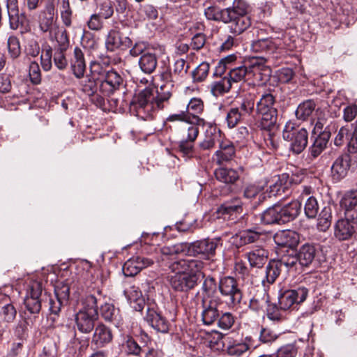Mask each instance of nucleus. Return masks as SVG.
Instances as JSON below:
<instances>
[{
	"mask_svg": "<svg viewBox=\"0 0 357 357\" xmlns=\"http://www.w3.org/2000/svg\"><path fill=\"white\" fill-rule=\"evenodd\" d=\"M160 77L164 84H161L160 89L157 91V96L154 95L152 89L146 87L140 91L132 102L137 116L144 120L151 118L156 109L164 107V102L172 96L174 83L178 81L174 78L172 70L162 73Z\"/></svg>",
	"mask_w": 357,
	"mask_h": 357,
	"instance_id": "nucleus-1",
	"label": "nucleus"
},
{
	"mask_svg": "<svg viewBox=\"0 0 357 357\" xmlns=\"http://www.w3.org/2000/svg\"><path fill=\"white\" fill-rule=\"evenodd\" d=\"M204 14L209 20L228 24L230 32L236 36L243 33L251 25L248 5L243 0H235L232 7L222 10L217 6H210L205 9Z\"/></svg>",
	"mask_w": 357,
	"mask_h": 357,
	"instance_id": "nucleus-2",
	"label": "nucleus"
},
{
	"mask_svg": "<svg viewBox=\"0 0 357 357\" xmlns=\"http://www.w3.org/2000/svg\"><path fill=\"white\" fill-rule=\"evenodd\" d=\"M221 245L220 238H205L192 243H181L172 246L162 247L165 255L185 254L189 256H201L209 259L215 254V250Z\"/></svg>",
	"mask_w": 357,
	"mask_h": 357,
	"instance_id": "nucleus-3",
	"label": "nucleus"
},
{
	"mask_svg": "<svg viewBox=\"0 0 357 357\" xmlns=\"http://www.w3.org/2000/svg\"><path fill=\"white\" fill-rule=\"evenodd\" d=\"M301 209V204L298 201H292L281 206L275 204L267 208L260 215L261 222L266 225L284 224L295 219Z\"/></svg>",
	"mask_w": 357,
	"mask_h": 357,
	"instance_id": "nucleus-4",
	"label": "nucleus"
},
{
	"mask_svg": "<svg viewBox=\"0 0 357 357\" xmlns=\"http://www.w3.org/2000/svg\"><path fill=\"white\" fill-rule=\"evenodd\" d=\"M98 319L97 299L93 295L86 297L82 307L75 314L77 330L82 333H91Z\"/></svg>",
	"mask_w": 357,
	"mask_h": 357,
	"instance_id": "nucleus-5",
	"label": "nucleus"
},
{
	"mask_svg": "<svg viewBox=\"0 0 357 357\" xmlns=\"http://www.w3.org/2000/svg\"><path fill=\"white\" fill-rule=\"evenodd\" d=\"M161 261L165 263V265L172 272L183 273L189 275H196L198 280L200 279V275L202 274V270L204 267V263L195 259H183L178 257L179 254L165 255L162 252V248L160 249Z\"/></svg>",
	"mask_w": 357,
	"mask_h": 357,
	"instance_id": "nucleus-6",
	"label": "nucleus"
},
{
	"mask_svg": "<svg viewBox=\"0 0 357 357\" xmlns=\"http://www.w3.org/2000/svg\"><path fill=\"white\" fill-rule=\"evenodd\" d=\"M257 113L260 118L262 129L269 130L276 123L278 109L275 96L271 93H264L256 103Z\"/></svg>",
	"mask_w": 357,
	"mask_h": 357,
	"instance_id": "nucleus-7",
	"label": "nucleus"
},
{
	"mask_svg": "<svg viewBox=\"0 0 357 357\" xmlns=\"http://www.w3.org/2000/svg\"><path fill=\"white\" fill-rule=\"evenodd\" d=\"M218 290L229 308H234L240 304L243 292L234 278L231 276L221 278L218 282Z\"/></svg>",
	"mask_w": 357,
	"mask_h": 357,
	"instance_id": "nucleus-8",
	"label": "nucleus"
},
{
	"mask_svg": "<svg viewBox=\"0 0 357 357\" xmlns=\"http://www.w3.org/2000/svg\"><path fill=\"white\" fill-rule=\"evenodd\" d=\"M152 50L153 48L144 42L136 43L130 50L132 56H140L138 64L141 70L146 74H151L158 65L157 57Z\"/></svg>",
	"mask_w": 357,
	"mask_h": 357,
	"instance_id": "nucleus-9",
	"label": "nucleus"
},
{
	"mask_svg": "<svg viewBox=\"0 0 357 357\" xmlns=\"http://www.w3.org/2000/svg\"><path fill=\"white\" fill-rule=\"evenodd\" d=\"M282 137L290 143L289 149L295 154L301 153L307 144V131L305 128H295L291 123L285 126Z\"/></svg>",
	"mask_w": 357,
	"mask_h": 357,
	"instance_id": "nucleus-10",
	"label": "nucleus"
},
{
	"mask_svg": "<svg viewBox=\"0 0 357 357\" xmlns=\"http://www.w3.org/2000/svg\"><path fill=\"white\" fill-rule=\"evenodd\" d=\"M317 254V250L314 245L305 243L303 245L297 252L291 250L286 255L288 258L294 259L291 265L294 272L301 271L303 267L309 266L314 261Z\"/></svg>",
	"mask_w": 357,
	"mask_h": 357,
	"instance_id": "nucleus-11",
	"label": "nucleus"
},
{
	"mask_svg": "<svg viewBox=\"0 0 357 357\" xmlns=\"http://www.w3.org/2000/svg\"><path fill=\"white\" fill-rule=\"evenodd\" d=\"M294 259L288 258L286 254H284L279 259L271 260L266 267V280H263V284L266 282L273 284L280 275L284 268L287 271H293L291 265H293Z\"/></svg>",
	"mask_w": 357,
	"mask_h": 357,
	"instance_id": "nucleus-12",
	"label": "nucleus"
},
{
	"mask_svg": "<svg viewBox=\"0 0 357 357\" xmlns=\"http://www.w3.org/2000/svg\"><path fill=\"white\" fill-rule=\"evenodd\" d=\"M205 121L193 115L186 121H182L176 126V133L181 139L195 142L199 135V126H204Z\"/></svg>",
	"mask_w": 357,
	"mask_h": 357,
	"instance_id": "nucleus-13",
	"label": "nucleus"
},
{
	"mask_svg": "<svg viewBox=\"0 0 357 357\" xmlns=\"http://www.w3.org/2000/svg\"><path fill=\"white\" fill-rule=\"evenodd\" d=\"M308 290L305 287L296 289H288L280 292L278 296V303L283 310L290 309L294 305L304 302L307 296Z\"/></svg>",
	"mask_w": 357,
	"mask_h": 357,
	"instance_id": "nucleus-14",
	"label": "nucleus"
},
{
	"mask_svg": "<svg viewBox=\"0 0 357 357\" xmlns=\"http://www.w3.org/2000/svg\"><path fill=\"white\" fill-rule=\"evenodd\" d=\"M146 321L156 331L167 333L169 329V321L160 314L155 304L147 305Z\"/></svg>",
	"mask_w": 357,
	"mask_h": 357,
	"instance_id": "nucleus-15",
	"label": "nucleus"
},
{
	"mask_svg": "<svg viewBox=\"0 0 357 357\" xmlns=\"http://www.w3.org/2000/svg\"><path fill=\"white\" fill-rule=\"evenodd\" d=\"M56 14L54 2L48 1L39 17V28L43 33L48 32L50 34L59 26L56 22Z\"/></svg>",
	"mask_w": 357,
	"mask_h": 357,
	"instance_id": "nucleus-16",
	"label": "nucleus"
},
{
	"mask_svg": "<svg viewBox=\"0 0 357 357\" xmlns=\"http://www.w3.org/2000/svg\"><path fill=\"white\" fill-rule=\"evenodd\" d=\"M175 275L170 278L172 288L176 291L188 292L194 289L199 281L196 275H189L183 273L174 272Z\"/></svg>",
	"mask_w": 357,
	"mask_h": 357,
	"instance_id": "nucleus-17",
	"label": "nucleus"
},
{
	"mask_svg": "<svg viewBox=\"0 0 357 357\" xmlns=\"http://www.w3.org/2000/svg\"><path fill=\"white\" fill-rule=\"evenodd\" d=\"M221 303L222 301L220 297H213L208 301H206V298H202V319L204 325L210 326L218 321L219 318L218 306Z\"/></svg>",
	"mask_w": 357,
	"mask_h": 357,
	"instance_id": "nucleus-18",
	"label": "nucleus"
},
{
	"mask_svg": "<svg viewBox=\"0 0 357 357\" xmlns=\"http://www.w3.org/2000/svg\"><path fill=\"white\" fill-rule=\"evenodd\" d=\"M123 84V79L116 71L110 70L105 74L100 82V91L104 96H109L115 91L119 89Z\"/></svg>",
	"mask_w": 357,
	"mask_h": 357,
	"instance_id": "nucleus-19",
	"label": "nucleus"
},
{
	"mask_svg": "<svg viewBox=\"0 0 357 357\" xmlns=\"http://www.w3.org/2000/svg\"><path fill=\"white\" fill-rule=\"evenodd\" d=\"M340 205L344 211L345 217L357 224V190L345 192L340 201Z\"/></svg>",
	"mask_w": 357,
	"mask_h": 357,
	"instance_id": "nucleus-20",
	"label": "nucleus"
},
{
	"mask_svg": "<svg viewBox=\"0 0 357 357\" xmlns=\"http://www.w3.org/2000/svg\"><path fill=\"white\" fill-rule=\"evenodd\" d=\"M250 337H246L245 339L228 337L226 340V351L231 356H241L250 349Z\"/></svg>",
	"mask_w": 357,
	"mask_h": 357,
	"instance_id": "nucleus-21",
	"label": "nucleus"
},
{
	"mask_svg": "<svg viewBox=\"0 0 357 357\" xmlns=\"http://www.w3.org/2000/svg\"><path fill=\"white\" fill-rule=\"evenodd\" d=\"M153 264V260L147 257H136L128 259L123 266L122 271L127 277L136 275L139 271Z\"/></svg>",
	"mask_w": 357,
	"mask_h": 357,
	"instance_id": "nucleus-22",
	"label": "nucleus"
},
{
	"mask_svg": "<svg viewBox=\"0 0 357 357\" xmlns=\"http://www.w3.org/2000/svg\"><path fill=\"white\" fill-rule=\"evenodd\" d=\"M280 45V39L268 38L253 41L251 44V50L256 53L271 55L276 52Z\"/></svg>",
	"mask_w": 357,
	"mask_h": 357,
	"instance_id": "nucleus-23",
	"label": "nucleus"
},
{
	"mask_svg": "<svg viewBox=\"0 0 357 357\" xmlns=\"http://www.w3.org/2000/svg\"><path fill=\"white\" fill-rule=\"evenodd\" d=\"M356 227V223L345 217L335 223L334 235L339 241L349 240L354 234Z\"/></svg>",
	"mask_w": 357,
	"mask_h": 357,
	"instance_id": "nucleus-24",
	"label": "nucleus"
},
{
	"mask_svg": "<svg viewBox=\"0 0 357 357\" xmlns=\"http://www.w3.org/2000/svg\"><path fill=\"white\" fill-rule=\"evenodd\" d=\"M235 147L229 141H222L219 144V149L217 150L213 159L218 165L231 160L235 156Z\"/></svg>",
	"mask_w": 357,
	"mask_h": 357,
	"instance_id": "nucleus-25",
	"label": "nucleus"
},
{
	"mask_svg": "<svg viewBox=\"0 0 357 357\" xmlns=\"http://www.w3.org/2000/svg\"><path fill=\"white\" fill-rule=\"evenodd\" d=\"M351 158L350 155L344 153L340 155L331 167V172L334 178L340 180L344 178L351 167Z\"/></svg>",
	"mask_w": 357,
	"mask_h": 357,
	"instance_id": "nucleus-26",
	"label": "nucleus"
},
{
	"mask_svg": "<svg viewBox=\"0 0 357 357\" xmlns=\"http://www.w3.org/2000/svg\"><path fill=\"white\" fill-rule=\"evenodd\" d=\"M112 340V333L110 328L102 324L97 325L92 337V344L98 348H101L111 342Z\"/></svg>",
	"mask_w": 357,
	"mask_h": 357,
	"instance_id": "nucleus-27",
	"label": "nucleus"
},
{
	"mask_svg": "<svg viewBox=\"0 0 357 357\" xmlns=\"http://www.w3.org/2000/svg\"><path fill=\"white\" fill-rule=\"evenodd\" d=\"M123 294L135 310L141 312L143 310L146 303L138 287L131 286L125 289Z\"/></svg>",
	"mask_w": 357,
	"mask_h": 357,
	"instance_id": "nucleus-28",
	"label": "nucleus"
},
{
	"mask_svg": "<svg viewBox=\"0 0 357 357\" xmlns=\"http://www.w3.org/2000/svg\"><path fill=\"white\" fill-rule=\"evenodd\" d=\"M274 241L279 246L293 248L298 245L299 236L293 231L284 230L277 233Z\"/></svg>",
	"mask_w": 357,
	"mask_h": 357,
	"instance_id": "nucleus-29",
	"label": "nucleus"
},
{
	"mask_svg": "<svg viewBox=\"0 0 357 357\" xmlns=\"http://www.w3.org/2000/svg\"><path fill=\"white\" fill-rule=\"evenodd\" d=\"M220 130L214 126H209L206 132L204 138L199 143L202 151H208L214 148L217 142L220 141Z\"/></svg>",
	"mask_w": 357,
	"mask_h": 357,
	"instance_id": "nucleus-30",
	"label": "nucleus"
},
{
	"mask_svg": "<svg viewBox=\"0 0 357 357\" xmlns=\"http://www.w3.org/2000/svg\"><path fill=\"white\" fill-rule=\"evenodd\" d=\"M71 68L77 78L80 79L84 77L86 70L84 53L77 47L74 49L73 58L71 60Z\"/></svg>",
	"mask_w": 357,
	"mask_h": 357,
	"instance_id": "nucleus-31",
	"label": "nucleus"
},
{
	"mask_svg": "<svg viewBox=\"0 0 357 357\" xmlns=\"http://www.w3.org/2000/svg\"><path fill=\"white\" fill-rule=\"evenodd\" d=\"M246 255L252 267L261 268L266 263L268 252L261 247H255L248 252Z\"/></svg>",
	"mask_w": 357,
	"mask_h": 357,
	"instance_id": "nucleus-32",
	"label": "nucleus"
},
{
	"mask_svg": "<svg viewBox=\"0 0 357 357\" xmlns=\"http://www.w3.org/2000/svg\"><path fill=\"white\" fill-rule=\"evenodd\" d=\"M291 181L287 174H282L275 178L274 183L269 186V197L282 195L288 189Z\"/></svg>",
	"mask_w": 357,
	"mask_h": 357,
	"instance_id": "nucleus-33",
	"label": "nucleus"
},
{
	"mask_svg": "<svg viewBox=\"0 0 357 357\" xmlns=\"http://www.w3.org/2000/svg\"><path fill=\"white\" fill-rule=\"evenodd\" d=\"M49 36L51 40L56 41V50H67L69 47V39L67 31L64 29L58 26Z\"/></svg>",
	"mask_w": 357,
	"mask_h": 357,
	"instance_id": "nucleus-34",
	"label": "nucleus"
},
{
	"mask_svg": "<svg viewBox=\"0 0 357 357\" xmlns=\"http://www.w3.org/2000/svg\"><path fill=\"white\" fill-rule=\"evenodd\" d=\"M214 174L217 180L225 183H234L239 178L238 171L230 168H218Z\"/></svg>",
	"mask_w": 357,
	"mask_h": 357,
	"instance_id": "nucleus-35",
	"label": "nucleus"
},
{
	"mask_svg": "<svg viewBox=\"0 0 357 357\" xmlns=\"http://www.w3.org/2000/svg\"><path fill=\"white\" fill-rule=\"evenodd\" d=\"M330 132H324L319 135L315 139L312 145L310 147L309 152L311 157L316 158L326 149L328 141L330 138Z\"/></svg>",
	"mask_w": 357,
	"mask_h": 357,
	"instance_id": "nucleus-36",
	"label": "nucleus"
},
{
	"mask_svg": "<svg viewBox=\"0 0 357 357\" xmlns=\"http://www.w3.org/2000/svg\"><path fill=\"white\" fill-rule=\"evenodd\" d=\"M247 68L248 75H252L258 80L262 81L271 75V69L257 60L252 61V63Z\"/></svg>",
	"mask_w": 357,
	"mask_h": 357,
	"instance_id": "nucleus-37",
	"label": "nucleus"
},
{
	"mask_svg": "<svg viewBox=\"0 0 357 357\" xmlns=\"http://www.w3.org/2000/svg\"><path fill=\"white\" fill-rule=\"evenodd\" d=\"M17 310L12 304H6L0 311V326H5L6 332L10 324L13 322L16 317Z\"/></svg>",
	"mask_w": 357,
	"mask_h": 357,
	"instance_id": "nucleus-38",
	"label": "nucleus"
},
{
	"mask_svg": "<svg viewBox=\"0 0 357 357\" xmlns=\"http://www.w3.org/2000/svg\"><path fill=\"white\" fill-rule=\"evenodd\" d=\"M316 103L312 100H307L298 105L296 110V118L305 121L307 119L316 109Z\"/></svg>",
	"mask_w": 357,
	"mask_h": 357,
	"instance_id": "nucleus-39",
	"label": "nucleus"
},
{
	"mask_svg": "<svg viewBox=\"0 0 357 357\" xmlns=\"http://www.w3.org/2000/svg\"><path fill=\"white\" fill-rule=\"evenodd\" d=\"M218 211L222 214L241 213L243 212V203L239 198L235 197L222 204L219 207Z\"/></svg>",
	"mask_w": 357,
	"mask_h": 357,
	"instance_id": "nucleus-40",
	"label": "nucleus"
},
{
	"mask_svg": "<svg viewBox=\"0 0 357 357\" xmlns=\"http://www.w3.org/2000/svg\"><path fill=\"white\" fill-rule=\"evenodd\" d=\"M231 87L232 84L227 76L218 81L213 82L210 86L211 92L215 97L228 93Z\"/></svg>",
	"mask_w": 357,
	"mask_h": 357,
	"instance_id": "nucleus-41",
	"label": "nucleus"
},
{
	"mask_svg": "<svg viewBox=\"0 0 357 357\" xmlns=\"http://www.w3.org/2000/svg\"><path fill=\"white\" fill-rule=\"evenodd\" d=\"M217 287H218V284L213 277L210 275L206 277L202 286L203 298H206V301H208L213 297H218L215 295Z\"/></svg>",
	"mask_w": 357,
	"mask_h": 357,
	"instance_id": "nucleus-42",
	"label": "nucleus"
},
{
	"mask_svg": "<svg viewBox=\"0 0 357 357\" xmlns=\"http://www.w3.org/2000/svg\"><path fill=\"white\" fill-rule=\"evenodd\" d=\"M244 118L243 114H241L238 107H232L227 112L225 121L229 128H234L240 123Z\"/></svg>",
	"mask_w": 357,
	"mask_h": 357,
	"instance_id": "nucleus-43",
	"label": "nucleus"
},
{
	"mask_svg": "<svg viewBox=\"0 0 357 357\" xmlns=\"http://www.w3.org/2000/svg\"><path fill=\"white\" fill-rule=\"evenodd\" d=\"M122 45L123 41L120 33L115 29L110 30L105 40L107 50L113 52L119 48Z\"/></svg>",
	"mask_w": 357,
	"mask_h": 357,
	"instance_id": "nucleus-44",
	"label": "nucleus"
},
{
	"mask_svg": "<svg viewBox=\"0 0 357 357\" xmlns=\"http://www.w3.org/2000/svg\"><path fill=\"white\" fill-rule=\"evenodd\" d=\"M40 52V47L36 38L33 36L26 37L24 42V53L26 56L36 57Z\"/></svg>",
	"mask_w": 357,
	"mask_h": 357,
	"instance_id": "nucleus-45",
	"label": "nucleus"
},
{
	"mask_svg": "<svg viewBox=\"0 0 357 357\" xmlns=\"http://www.w3.org/2000/svg\"><path fill=\"white\" fill-rule=\"evenodd\" d=\"M261 232L253 229H247L242 232H241L237 238H239V244L238 245L241 246L243 245L249 244L254 243L259 240Z\"/></svg>",
	"mask_w": 357,
	"mask_h": 357,
	"instance_id": "nucleus-46",
	"label": "nucleus"
},
{
	"mask_svg": "<svg viewBox=\"0 0 357 357\" xmlns=\"http://www.w3.org/2000/svg\"><path fill=\"white\" fill-rule=\"evenodd\" d=\"M189 69V65L186 63V61L183 59H177L173 66L172 72L174 75V78L177 79L180 81L183 77L185 76Z\"/></svg>",
	"mask_w": 357,
	"mask_h": 357,
	"instance_id": "nucleus-47",
	"label": "nucleus"
},
{
	"mask_svg": "<svg viewBox=\"0 0 357 357\" xmlns=\"http://www.w3.org/2000/svg\"><path fill=\"white\" fill-rule=\"evenodd\" d=\"M246 75H248L247 66H241L231 69L227 77L232 84L243 81Z\"/></svg>",
	"mask_w": 357,
	"mask_h": 357,
	"instance_id": "nucleus-48",
	"label": "nucleus"
},
{
	"mask_svg": "<svg viewBox=\"0 0 357 357\" xmlns=\"http://www.w3.org/2000/svg\"><path fill=\"white\" fill-rule=\"evenodd\" d=\"M331 210L329 207H324L318 218L317 228L319 230L325 231L329 228L331 224Z\"/></svg>",
	"mask_w": 357,
	"mask_h": 357,
	"instance_id": "nucleus-49",
	"label": "nucleus"
},
{
	"mask_svg": "<svg viewBox=\"0 0 357 357\" xmlns=\"http://www.w3.org/2000/svg\"><path fill=\"white\" fill-rule=\"evenodd\" d=\"M210 65L208 62L201 63L192 72V77L194 82H201L208 76Z\"/></svg>",
	"mask_w": 357,
	"mask_h": 357,
	"instance_id": "nucleus-50",
	"label": "nucleus"
},
{
	"mask_svg": "<svg viewBox=\"0 0 357 357\" xmlns=\"http://www.w3.org/2000/svg\"><path fill=\"white\" fill-rule=\"evenodd\" d=\"M100 314L105 321H114L118 317L119 310L111 303H105L100 307Z\"/></svg>",
	"mask_w": 357,
	"mask_h": 357,
	"instance_id": "nucleus-51",
	"label": "nucleus"
},
{
	"mask_svg": "<svg viewBox=\"0 0 357 357\" xmlns=\"http://www.w3.org/2000/svg\"><path fill=\"white\" fill-rule=\"evenodd\" d=\"M304 211L309 218H314L317 216L319 211V204L314 197L310 196L307 197L305 204Z\"/></svg>",
	"mask_w": 357,
	"mask_h": 357,
	"instance_id": "nucleus-52",
	"label": "nucleus"
},
{
	"mask_svg": "<svg viewBox=\"0 0 357 357\" xmlns=\"http://www.w3.org/2000/svg\"><path fill=\"white\" fill-rule=\"evenodd\" d=\"M97 7L98 14L105 20L109 19L114 14L113 3L111 0H101Z\"/></svg>",
	"mask_w": 357,
	"mask_h": 357,
	"instance_id": "nucleus-53",
	"label": "nucleus"
},
{
	"mask_svg": "<svg viewBox=\"0 0 357 357\" xmlns=\"http://www.w3.org/2000/svg\"><path fill=\"white\" fill-rule=\"evenodd\" d=\"M8 54L13 59H17L21 54V47L19 39L14 36H10L7 41Z\"/></svg>",
	"mask_w": 357,
	"mask_h": 357,
	"instance_id": "nucleus-54",
	"label": "nucleus"
},
{
	"mask_svg": "<svg viewBox=\"0 0 357 357\" xmlns=\"http://www.w3.org/2000/svg\"><path fill=\"white\" fill-rule=\"evenodd\" d=\"M60 11L63 24L66 26H70L72 24L73 12L70 6L69 0H61Z\"/></svg>",
	"mask_w": 357,
	"mask_h": 357,
	"instance_id": "nucleus-55",
	"label": "nucleus"
},
{
	"mask_svg": "<svg viewBox=\"0 0 357 357\" xmlns=\"http://www.w3.org/2000/svg\"><path fill=\"white\" fill-rule=\"evenodd\" d=\"M138 14L143 20H155L158 16L157 9L151 4H144L139 6Z\"/></svg>",
	"mask_w": 357,
	"mask_h": 357,
	"instance_id": "nucleus-56",
	"label": "nucleus"
},
{
	"mask_svg": "<svg viewBox=\"0 0 357 357\" xmlns=\"http://www.w3.org/2000/svg\"><path fill=\"white\" fill-rule=\"evenodd\" d=\"M43 291L42 282L31 279L27 283L26 296L40 297Z\"/></svg>",
	"mask_w": 357,
	"mask_h": 357,
	"instance_id": "nucleus-57",
	"label": "nucleus"
},
{
	"mask_svg": "<svg viewBox=\"0 0 357 357\" xmlns=\"http://www.w3.org/2000/svg\"><path fill=\"white\" fill-rule=\"evenodd\" d=\"M285 310H281L280 307H279L275 303H270L268 305L266 309V315L267 317L273 321H280L284 318V312Z\"/></svg>",
	"mask_w": 357,
	"mask_h": 357,
	"instance_id": "nucleus-58",
	"label": "nucleus"
},
{
	"mask_svg": "<svg viewBox=\"0 0 357 357\" xmlns=\"http://www.w3.org/2000/svg\"><path fill=\"white\" fill-rule=\"evenodd\" d=\"M42 300L40 297L26 296L24 298V305L30 313L38 314L41 309Z\"/></svg>",
	"mask_w": 357,
	"mask_h": 357,
	"instance_id": "nucleus-59",
	"label": "nucleus"
},
{
	"mask_svg": "<svg viewBox=\"0 0 357 357\" xmlns=\"http://www.w3.org/2000/svg\"><path fill=\"white\" fill-rule=\"evenodd\" d=\"M107 71L99 62L92 61L90 63L91 77L98 80V83L102 79Z\"/></svg>",
	"mask_w": 357,
	"mask_h": 357,
	"instance_id": "nucleus-60",
	"label": "nucleus"
},
{
	"mask_svg": "<svg viewBox=\"0 0 357 357\" xmlns=\"http://www.w3.org/2000/svg\"><path fill=\"white\" fill-rule=\"evenodd\" d=\"M255 105V100L251 96H248L243 99L240 106L238 107L241 112V114H243V116L245 117L252 114Z\"/></svg>",
	"mask_w": 357,
	"mask_h": 357,
	"instance_id": "nucleus-61",
	"label": "nucleus"
},
{
	"mask_svg": "<svg viewBox=\"0 0 357 357\" xmlns=\"http://www.w3.org/2000/svg\"><path fill=\"white\" fill-rule=\"evenodd\" d=\"M29 75L31 82L34 84H38L41 82V73L39 65L36 61H32L29 64Z\"/></svg>",
	"mask_w": 357,
	"mask_h": 357,
	"instance_id": "nucleus-62",
	"label": "nucleus"
},
{
	"mask_svg": "<svg viewBox=\"0 0 357 357\" xmlns=\"http://www.w3.org/2000/svg\"><path fill=\"white\" fill-rule=\"evenodd\" d=\"M98 80L88 77L82 84V91L88 96H93L97 91Z\"/></svg>",
	"mask_w": 357,
	"mask_h": 357,
	"instance_id": "nucleus-63",
	"label": "nucleus"
},
{
	"mask_svg": "<svg viewBox=\"0 0 357 357\" xmlns=\"http://www.w3.org/2000/svg\"><path fill=\"white\" fill-rule=\"evenodd\" d=\"M296 347L293 344H287L278 349L275 357H296Z\"/></svg>",
	"mask_w": 357,
	"mask_h": 357,
	"instance_id": "nucleus-64",
	"label": "nucleus"
}]
</instances>
